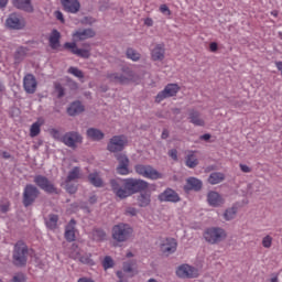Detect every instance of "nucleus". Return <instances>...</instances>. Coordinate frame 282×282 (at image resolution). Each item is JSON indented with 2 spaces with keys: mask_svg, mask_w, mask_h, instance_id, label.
Listing matches in <instances>:
<instances>
[{
  "mask_svg": "<svg viewBox=\"0 0 282 282\" xmlns=\"http://www.w3.org/2000/svg\"><path fill=\"white\" fill-rule=\"evenodd\" d=\"M111 189L119 199H127L135 193L149 188V182L142 178H113L110 181Z\"/></svg>",
  "mask_w": 282,
  "mask_h": 282,
  "instance_id": "nucleus-1",
  "label": "nucleus"
},
{
  "mask_svg": "<svg viewBox=\"0 0 282 282\" xmlns=\"http://www.w3.org/2000/svg\"><path fill=\"white\" fill-rule=\"evenodd\" d=\"M203 237L207 243H210V246H217V243L226 241L228 232L221 227H209L205 229Z\"/></svg>",
  "mask_w": 282,
  "mask_h": 282,
  "instance_id": "nucleus-2",
  "label": "nucleus"
},
{
  "mask_svg": "<svg viewBox=\"0 0 282 282\" xmlns=\"http://www.w3.org/2000/svg\"><path fill=\"white\" fill-rule=\"evenodd\" d=\"M13 265L23 268L28 263L29 250L28 245L23 241H18L13 248Z\"/></svg>",
  "mask_w": 282,
  "mask_h": 282,
  "instance_id": "nucleus-3",
  "label": "nucleus"
},
{
  "mask_svg": "<svg viewBox=\"0 0 282 282\" xmlns=\"http://www.w3.org/2000/svg\"><path fill=\"white\" fill-rule=\"evenodd\" d=\"M107 78L110 83H115L116 85H129V83L135 80V73L130 68H122L121 73L108 74Z\"/></svg>",
  "mask_w": 282,
  "mask_h": 282,
  "instance_id": "nucleus-4",
  "label": "nucleus"
},
{
  "mask_svg": "<svg viewBox=\"0 0 282 282\" xmlns=\"http://www.w3.org/2000/svg\"><path fill=\"white\" fill-rule=\"evenodd\" d=\"M131 235H133V228L129 226V224H118L112 228V239L118 241L119 243H124V241H129L131 239Z\"/></svg>",
  "mask_w": 282,
  "mask_h": 282,
  "instance_id": "nucleus-5",
  "label": "nucleus"
},
{
  "mask_svg": "<svg viewBox=\"0 0 282 282\" xmlns=\"http://www.w3.org/2000/svg\"><path fill=\"white\" fill-rule=\"evenodd\" d=\"M127 144H129V139L124 134H117L109 139L107 144V151L110 153H120L124 151Z\"/></svg>",
  "mask_w": 282,
  "mask_h": 282,
  "instance_id": "nucleus-6",
  "label": "nucleus"
},
{
  "mask_svg": "<svg viewBox=\"0 0 282 282\" xmlns=\"http://www.w3.org/2000/svg\"><path fill=\"white\" fill-rule=\"evenodd\" d=\"M134 171L141 177H145V180H162L163 175L158 170H155L151 165L137 164L134 166Z\"/></svg>",
  "mask_w": 282,
  "mask_h": 282,
  "instance_id": "nucleus-7",
  "label": "nucleus"
},
{
  "mask_svg": "<svg viewBox=\"0 0 282 282\" xmlns=\"http://www.w3.org/2000/svg\"><path fill=\"white\" fill-rule=\"evenodd\" d=\"M33 182L39 188H41V191H44V193L58 195V189L54 186V183L47 178V176L35 175Z\"/></svg>",
  "mask_w": 282,
  "mask_h": 282,
  "instance_id": "nucleus-8",
  "label": "nucleus"
},
{
  "mask_svg": "<svg viewBox=\"0 0 282 282\" xmlns=\"http://www.w3.org/2000/svg\"><path fill=\"white\" fill-rule=\"evenodd\" d=\"M40 193L41 192H39V187L32 184H28L23 191V199H22L23 206H25V208H28L29 206H32V204H34L39 198Z\"/></svg>",
  "mask_w": 282,
  "mask_h": 282,
  "instance_id": "nucleus-9",
  "label": "nucleus"
},
{
  "mask_svg": "<svg viewBox=\"0 0 282 282\" xmlns=\"http://www.w3.org/2000/svg\"><path fill=\"white\" fill-rule=\"evenodd\" d=\"M176 276H178V279H197V276H199V270L189 264H181L176 269Z\"/></svg>",
  "mask_w": 282,
  "mask_h": 282,
  "instance_id": "nucleus-10",
  "label": "nucleus"
},
{
  "mask_svg": "<svg viewBox=\"0 0 282 282\" xmlns=\"http://www.w3.org/2000/svg\"><path fill=\"white\" fill-rule=\"evenodd\" d=\"M135 265H138V262L135 260L123 262L122 271H117L119 282L124 281V274H128V276H135V274H138Z\"/></svg>",
  "mask_w": 282,
  "mask_h": 282,
  "instance_id": "nucleus-11",
  "label": "nucleus"
},
{
  "mask_svg": "<svg viewBox=\"0 0 282 282\" xmlns=\"http://www.w3.org/2000/svg\"><path fill=\"white\" fill-rule=\"evenodd\" d=\"M62 142L70 149H76L77 144H83V135H80V133L77 131L66 132L62 137Z\"/></svg>",
  "mask_w": 282,
  "mask_h": 282,
  "instance_id": "nucleus-12",
  "label": "nucleus"
},
{
  "mask_svg": "<svg viewBox=\"0 0 282 282\" xmlns=\"http://www.w3.org/2000/svg\"><path fill=\"white\" fill-rule=\"evenodd\" d=\"M158 199L161 203H170V204H177V202H182V198L180 197V194L175 192V189L167 187L158 195Z\"/></svg>",
  "mask_w": 282,
  "mask_h": 282,
  "instance_id": "nucleus-13",
  "label": "nucleus"
},
{
  "mask_svg": "<svg viewBox=\"0 0 282 282\" xmlns=\"http://www.w3.org/2000/svg\"><path fill=\"white\" fill-rule=\"evenodd\" d=\"M180 91V86L177 84H169L165 88L156 95L155 101L162 102V100H166V98H173V96H177Z\"/></svg>",
  "mask_w": 282,
  "mask_h": 282,
  "instance_id": "nucleus-14",
  "label": "nucleus"
},
{
  "mask_svg": "<svg viewBox=\"0 0 282 282\" xmlns=\"http://www.w3.org/2000/svg\"><path fill=\"white\" fill-rule=\"evenodd\" d=\"M65 50H69L75 56H79V58H89L91 56V52L87 48H78L75 42H66L64 44Z\"/></svg>",
  "mask_w": 282,
  "mask_h": 282,
  "instance_id": "nucleus-15",
  "label": "nucleus"
},
{
  "mask_svg": "<svg viewBox=\"0 0 282 282\" xmlns=\"http://www.w3.org/2000/svg\"><path fill=\"white\" fill-rule=\"evenodd\" d=\"M39 87V83L36 82V77L33 74H26L23 77V89L26 94H36V88Z\"/></svg>",
  "mask_w": 282,
  "mask_h": 282,
  "instance_id": "nucleus-16",
  "label": "nucleus"
},
{
  "mask_svg": "<svg viewBox=\"0 0 282 282\" xmlns=\"http://www.w3.org/2000/svg\"><path fill=\"white\" fill-rule=\"evenodd\" d=\"M7 28L10 30H23L25 28V21L21 19L17 13H12L6 21Z\"/></svg>",
  "mask_w": 282,
  "mask_h": 282,
  "instance_id": "nucleus-17",
  "label": "nucleus"
},
{
  "mask_svg": "<svg viewBox=\"0 0 282 282\" xmlns=\"http://www.w3.org/2000/svg\"><path fill=\"white\" fill-rule=\"evenodd\" d=\"M177 250V241L173 238H167L161 243V252L169 257V254H173Z\"/></svg>",
  "mask_w": 282,
  "mask_h": 282,
  "instance_id": "nucleus-18",
  "label": "nucleus"
},
{
  "mask_svg": "<svg viewBox=\"0 0 282 282\" xmlns=\"http://www.w3.org/2000/svg\"><path fill=\"white\" fill-rule=\"evenodd\" d=\"M207 202L209 206H213L214 208H219V206H224L226 203L224 196L215 191H212L207 194Z\"/></svg>",
  "mask_w": 282,
  "mask_h": 282,
  "instance_id": "nucleus-19",
  "label": "nucleus"
},
{
  "mask_svg": "<svg viewBox=\"0 0 282 282\" xmlns=\"http://www.w3.org/2000/svg\"><path fill=\"white\" fill-rule=\"evenodd\" d=\"M119 165L117 166V173L119 175H129V158L124 154L117 156Z\"/></svg>",
  "mask_w": 282,
  "mask_h": 282,
  "instance_id": "nucleus-20",
  "label": "nucleus"
},
{
  "mask_svg": "<svg viewBox=\"0 0 282 282\" xmlns=\"http://www.w3.org/2000/svg\"><path fill=\"white\" fill-rule=\"evenodd\" d=\"M96 32L93 29H80L73 33V39L76 41H87V39H94Z\"/></svg>",
  "mask_w": 282,
  "mask_h": 282,
  "instance_id": "nucleus-21",
  "label": "nucleus"
},
{
  "mask_svg": "<svg viewBox=\"0 0 282 282\" xmlns=\"http://www.w3.org/2000/svg\"><path fill=\"white\" fill-rule=\"evenodd\" d=\"M61 3L66 12L76 14L80 11V2L78 0H61Z\"/></svg>",
  "mask_w": 282,
  "mask_h": 282,
  "instance_id": "nucleus-22",
  "label": "nucleus"
},
{
  "mask_svg": "<svg viewBox=\"0 0 282 282\" xmlns=\"http://www.w3.org/2000/svg\"><path fill=\"white\" fill-rule=\"evenodd\" d=\"M12 6L18 10H23V12H34L32 0H12Z\"/></svg>",
  "mask_w": 282,
  "mask_h": 282,
  "instance_id": "nucleus-23",
  "label": "nucleus"
},
{
  "mask_svg": "<svg viewBox=\"0 0 282 282\" xmlns=\"http://www.w3.org/2000/svg\"><path fill=\"white\" fill-rule=\"evenodd\" d=\"M86 135L88 140H93V142H100V140H105V132L98 128H89L86 131Z\"/></svg>",
  "mask_w": 282,
  "mask_h": 282,
  "instance_id": "nucleus-24",
  "label": "nucleus"
},
{
  "mask_svg": "<svg viewBox=\"0 0 282 282\" xmlns=\"http://www.w3.org/2000/svg\"><path fill=\"white\" fill-rule=\"evenodd\" d=\"M202 186L204 184L197 177H189L186 180V184L184 186V191H202Z\"/></svg>",
  "mask_w": 282,
  "mask_h": 282,
  "instance_id": "nucleus-25",
  "label": "nucleus"
},
{
  "mask_svg": "<svg viewBox=\"0 0 282 282\" xmlns=\"http://www.w3.org/2000/svg\"><path fill=\"white\" fill-rule=\"evenodd\" d=\"M164 54H165L164 44H156L151 50L152 61H162L164 58Z\"/></svg>",
  "mask_w": 282,
  "mask_h": 282,
  "instance_id": "nucleus-26",
  "label": "nucleus"
},
{
  "mask_svg": "<svg viewBox=\"0 0 282 282\" xmlns=\"http://www.w3.org/2000/svg\"><path fill=\"white\" fill-rule=\"evenodd\" d=\"M137 204L139 208H147V206H151V194L141 192L140 195L137 196Z\"/></svg>",
  "mask_w": 282,
  "mask_h": 282,
  "instance_id": "nucleus-27",
  "label": "nucleus"
},
{
  "mask_svg": "<svg viewBox=\"0 0 282 282\" xmlns=\"http://www.w3.org/2000/svg\"><path fill=\"white\" fill-rule=\"evenodd\" d=\"M198 164L199 160L197 159L195 151H188L185 156V166H187V169H195Z\"/></svg>",
  "mask_w": 282,
  "mask_h": 282,
  "instance_id": "nucleus-28",
  "label": "nucleus"
},
{
  "mask_svg": "<svg viewBox=\"0 0 282 282\" xmlns=\"http://www.w3.org/2000/svg\"><path fill=\"white\" fill-rule=\"evenodd\" d=\"M48 43L52 50H58V47H61V32H58V30L52 31Z\"/></svg>",
  "mask_w": 282,
  "mask_h": 282,
  "instance_id": "nucleus-29",
  "label": "nucleus"
},
{
  "mask_svg": "<svg viewBox=\"0 0 282 282\" xmlns=\"http://www.w3.org/2000/svg\"><path fill=\"white\" fill-rule=\"evenodd\" d=\"M189 122L195 127H204L206 124V121H204L202 115L196 110H192L189 112Z\"/></svg>",
  "mask_w": 282,
  "mask_h": 282,
  "instance_id": "nucleus-30",
  "label": "nucleus"
},
{
  "mask_svg": "<svg viewBox=\"0 0 282 282\" xmlns=\"http://www.w3.org/2000/svg\"><path fill=\"white\" fill-rule=\"evenodd\" d=\"M76 220L72 219L69 224L66 226L65 229V239L68 241H75L76 240Z\"/></svg>",
  "mask_w": 282,
  "mask_h": 282,
  "instance_id": "nucleus-31",
  "label": "nucleus"
},
{
  "mask_svg": "<svg viewBox=\"0 0 282 282\" xmlns=\"http://www.w3.org/2000/svg\"><path fill=\"white\" fill-rule=\"evenodd\" d=\"M83 111H85V107L80 101L73 102L67 109L68 116H78V113H83Z\"/></svg>",
  "mask_w": 282,
  "mask_h": 282,
  "instance_id": "nucleus-32",
  "label": "nucleus"
},
{
  "mask_svg": "<svg viewBox=\"0 0 282 282\" xmlns=\"http://www.w3.org/2000/svg\"><path fill=\"white\" fill-rule=\"evenodd\" d=\"M45 225L48 230H56L58 228V215L51 214L47 218H45Z\"/></svg>",
  "mask_w": 282,
  "mask_h": 282,
  "instance_id": "nucleus-33",
  "label": "nucleus"
},
{
  "mask_svg": "<svg viewBox=\"0 0 282 282\" xmlns=\"http://www.w3.org/2000/svg\"><path fill=\"white\" fill-rule=\"evenodd\" d=\"M88 181L93 186H96V188H101V186H104L102 178L98 172L90 173L88 175Z\"/></svg>",
  "mask_w": 282,
  "mask_h": 282,
  "instance_id": "nucleus-34",
  "label": "nucleus"
},
{
  "mask_svg": "<svg viewBox=\"0 0 282 282\" xmlns=\"http://www.w3.org/2000/svg\"><path fill=\"white\" fill-rule=\"evenodd\" d=\"M224 180H226V176L221 172H214L208 177V182L213 186H215L216 184H221V182H224Z\"/></svg>",
  "mask_w": 282,
  "mask_h": 282,
  "instance_id": "nucleus-35",
  "label": "nucleus"
},
{
  "mask_svg": "<svg viewBox=\"0 0 282 282\" xmlns=\"http://www.w3.org/2000/svg\"><path fill=\"white\" fill-rule=\"evenodd\" d=\"M80 167L75 166L72 169V171L68 172V175L66 177V182H76V180H80Z\"/></svg>",
  "mask_w": 282,
  "mask_h": 282,
  "instance_id": "nucleus-36",
  "label": "nucleus"
},
{
  "mask_svg": "<svg viewBox=\"0 0 282 282\" xmlns=\"http://www.w3.org/2000/svg\"><path fill=\"white\" fill-rule=\"evenodd\" d=\"M25 54H28V48L20 46L17 48L14 53V61L15 63H21L25 58Z\"/></svg>",
  "mask_w": 282,
  "mask_h": 282,
  "instance_id": "nucleus-37",
  "label": "nucleus"
},
{
  "mask_svg": "<svg viewBox=\"0 0 282 282\" xmlns=\"http://www.w3.org/2000/svg\"><path fill=\"white\" fill-rule=\"evenodd\" d=\"M237 217V207L232 206L225 210L224 213V219L226 221H232V219Z\"/></svg>",
  "mask_w": 282,
  "mask_h": 282,
  "instance_id": "nucleus-38",
  "label": "nucleus"
},
{
  "mask_svg": "<svg viewBox=\"0 0 282 282\" xmlns=\"http://www.w3.org/2000/svg\"><path fill=\"white\" fill-rule=\"evenodd\" d=\"M94 241H105V237H107V234L102 229H95L91 232Z\"/></svg>",
  "mask_w": 282,
  "mask_h": 282,
  "instance_id": "nucleus-39",
  "label": "nucleus"
},
{
  "mask_svg": "<svg viewBox=\"0 0 282 282\" xmlns=\"http://www.w3.org/2000/svg\"><path fill=\"white\" fill-rule=\"evenodd\" d=\"M80 263H83L84 265H96V262L94 261V259L91 258V253H84L80 258H79Z\"/></svg>",
  "mask_w": 282,
  "mask_h": 282,
  "instance_id": "nucleus-40",
  "label": "nucleus"
},
{
  "mask_svg": "<svg viewBox=\"0 0 282 282\" xmlns=\"http://www.w3.org/2000/svg\"><path fill=\"white\" fill-rule=\"evenodd\" d=\"M126 56L127 58H129L130 61H133L134 63L140 61V53H138V51L133 48H128L126 52Z\"/></svg>",
  "mask_w": 282,
  "mask_h": 282,
  "instance_id": "nucleus-41",
  "label": "nucleus"
},
{
  "mask_svg": "<svg viewBox=\"0 0 282 282\" xmlns=\"http://www.w3.org/2000/svg\"><path fill=\"white\" fill-rule=\"evenodd\" d=\"M39 133H41V122L36 121L30 128V137L36 138Z\"/></svg>",
  "mask_w": 282,
  "mask_h": 282,
  "instance_id": "nucleus-42",
  "label": "nucleus"
},
{
  "mask_svg": "<svg viewBox=\"0 0 282 282\" xmlns=\"http://www.w3.org/2000/svg\"><path fill=\"white\" fill-rule=\"evenodd\" d=\"M68 74H72L76 78H85V74L83 73V70H80V69H78L77 67H74V66L68 68Z\"/></svg>",
  "mask_w": 282,
  "mask_h": 282,
  "instance_id": "nucleus-43",
  "label": "nucleus"
},
{
  "mask_svg": "<svg viewBox=\"0 0 282 282\" xmlns=\"http://www.w3.org/2000/svg\"><path fill=\"white\" fill-rule=\"evenodd\" d=\"M248 188L251 193H259V191L263 188V184H261V182L259 181H256L251 185H249Z\"/></svg>",
  "mask_w": 282,
  "mask_h": 282,
  "instance_id": "nucleus-44",
  "label": "nucleus"
},
{
  "mask_svg": "<svg viewBox=\"0 0 282 282\" xmlns=\"http://www.w3.org/2000/svg\"><path fill=\"white\" fill-rule=\"evenodd\" d=\"M102 268L104 270H109L110 268H113V259L109 256H106L102 261Z\"/></svg>",
  "mask_w": 282,
  "mask_h": 282,
  "instance_id": "nucleus-45",
  "label": "nucleus"
},
{
  "mask_svg": "<svg viewBox=\"0 0 282 282\" xmlns=\"http://www.w3.org/2000/svg\"><path fill=\"white\" fill-rule=\"evenodd\" d=\"M272 241H274V238L272 236L267 235L262 238V246L267 249L272 248Z\"/></svg>",
  "mask_w": 282,
  "mask_h": 282,
  "instance_id": "nucleus-46",
  "label": "nucleus"
},
{
  "mask_svg": "<svg viewBox=\"0 0 282 282\" xmlns=\"http://www.w3.org/2000/svg\"><path fill=\"white\" fill-rule=\"evenodd\" d=\"M124 215H127L128 217H137L138 216V208L129 206V207L126 208Z\"/></svg>",
  "mask_w": 282,
  "mask_h": 282,
  "instance_id": "nucleus-47",
  "label": "nucleus"
},
{
  "mask_svg": "<svg viewBox=\"0 0 282 282\" xmlns=\"http://www.w3.org/2000/svg\"><path fill=\"white\" fill-rule=\"evenodd\" d=\"M50 135H52V138H54V140H61V142H63V137L61 135V131L52 128L48 130Z\"/></svg>",
  "mask_w": 282,
  "mask_h": 282,
  "instance_id": "nucleus-48",
  "label": "nucleus"
},
{
  "mask_svg": "<svg viewBox=\"0 0 282 282\" xmlns=\"http://www.w3.org/2000/svg\"><path fill=\"white\" fill-rule=\"evenodd\" d=\"M55 91L57 93L58 98H63L65 96V88L58 83H55Z\"/></svg>",
  "mask_w": 282,
  "mask_h": 282,
  "instance_id": "nucleus-49",
  "label": "nucleus"
},
{
  "mask_svg": "<svg viewBox=\"0 0 282 282\" xmlns=\"http://www.w3.org/2000/svg\"><path fill=\"white\" fill-rule=\"evenodd\" d=\"M159 10L161 14H164V17H171V9H169V6L161 4Z\"/></svg>",
  "mask_w": 282,
  "mask_h": 282,
  "instance_id": "nucleus-50",
  "label": "nucleus"
},
{
  "mask_svg": "<svg viewBox=\"0 0 282 282\" xmlns=\"http://www.w3.org/2000/svg\"><path fill=\"white\" fill-rule=\"evenodd\" d=\"M70 182H66V191L67 193H69L70 195H74L76 193V191H78V187L74 184H69Z\"/></svg>",
  "mask_w": 282,
  "mask_h": 282,
  "instance_id": "nucleus-51",
  "label": "nucleus"
},
{
  "mask_svg": "<svg viewBox=\"0 0 282 282\" xmlns=\"http://www.w3.org/2000/svg\"><path fill=\"white\" fill-rule=\"evenodd\" d=\"M239 167L242 173H252V167H250L243 163H240Z\"/></svg>",
  "mask_w": 282,
  "mask_h": 282,
  "instance_id": "nucleus-52",
  "label": "nucleus"
},
{
  "mask_svg": "<svg viewBox=\"0 0 282 282\" xmlns=\"http://www.w3.org/2000/svg\"><path fill=\"white\" fill-rule=\"evenodd\" d=\"M10 282H25V276L23 274H17Z\"/></svg>",
  "mask_w": 282,
  "mask_h": 282,
  "instance_id": "nucleus-53",
  "label": "nucleus"
},
{
  "mask_svg": "<svg viewBox=\"0 0 282 282\" xmlns=\"http://www.w3.org/2000/svg\"><path fill=\"white\" fill-rule=\"evenodd\" d=\"M169 155L174 160V162H177V151L175 149L170 150Z\"/></svg>",
  "mask_w": 282,
  "mask_h": 282,
  "instance_id": "nucleus-54",
  "label": "nucleus"
},
{
  "mask_svg": "<svg viewBox=\"0 0 282 282\" xmlns=\"http://www.w3.org/2000/svg\"><path fill=\"white\" fill-rule=\"evenodd\" d=\"M55 18L57 19V21H61V23H65V18L63 17V12L55 11Z\"/></svg>",
  "mask_w": 282,
  "mask_h": 282,
  "instance_id": "nucleus-55",
  "label": "nucleus"
},
{
  "mask_svg": "<svg viewBox=\"0 0 282 282\" xmlns=\"http://www.w3.org/2000/svg\"><path fill=\"white\" fill-rule=\"evenodd\" d=\"M144 25H147L148 28H153V19L147 18L144 20Z\"/></svg>",
  "mask_w": 282,
  "mask_h": 282,
  "instance_id": "nucleus-56",
  "label": "nucleus"
},
{
  "mask_svg": "<svg viewBox=\"0 0 282 282\" xmlns=\"http://www.w3.org/2000/svg\"><path fill=\"white\" fill-rule=\"evenodd\" d=\"M209 48H210V52H217V48H218L217 43L212 42V43L209 44Z\"/></svg>",
  "mask_w": 282,
  "mask_h": 282,
  "instance_id": "nucleus-57",
  "label": "nucleus"
},
{
  "mask_svg": "<svg viewBox=\"0 0 282 282\" xmlns=\"http://www.w3.org/2000/svg\"><path fill=\"white\" fill-rule=\"evenodd\" d=\"M200 140H205V141L210 140V134L206 133V134L200 135Z\"/></svg>",
  "mask_w": 282,
  "mask_h": 282,
  "instance_id": "nucleus-58",
  "label": "nucleus"
},
{
  "mask_svg": "<svg viewBox=\"0 0 282 282\" xmlns=\"http://www.w3.org/2000/svg\"><path fill=\"white\" fill-rule=\"evenodd\" d=\"M77 282H94V280L88 278H80Z\"/></svg>",
  "mask_w": 282,
  "mask_h": 282,
  "instance_id": "nucleus-59",
  "label": "nucleus"
},
{
  "mask_svg": "<svg viewBox=\"0 0 282 282\" xmlns=\"http://www.w3.org/2000/svg\"><path fill=\"white\" fill-rule=\"evenodd\" d=\"M275 67L281 72L282 74V62H275Z\"/></svg>",
  "mask_w": 282,
  "mask_h": 282,
  "instance_id": "nucleus-60",
  "label": "nucleus"
},
{
  "mask_svg": "<svg viewBox=\"0 0 282 282\" xmlns=\"http://www.w3.org/2000/svg\"><path fill=\"white\" fill-rule=\"evenodd\" d=\"M161 138H162L163 140H166V138H169V131H167V130H164V131L162 132Z\"/></svg>",
  "mask_w": 282,
  "mask_h": 282,
  "instance_id": "nucleus-61",
  "label": "nucleus"
},
{
  "mask_svg": "<svg viewBox=\"0 0 282 282\" xmlns=\"http://www.w3.org/2000/svg\"><path fill=\"white\" fill-rule=\"evenodd\" d=\"M8 6V0H0V8H6Z\"/></svg>",
  "mask_w": 282,
  "mask_h": 282,
  "instance_id": "nucleus-62",
  "label": "nucleus"
},
{
  "mask_svg": "<svg viewBox=\"0 0 282 282\" xmlns=\"http://www.w3.org/2000/svg\"><path fill=\"white\" fill-rule=\"evenodd\" d=\"M97 200H98V198L96 196H90L89 197L90 204H96Z\"/></svg>",
  "mask_w": 282,
  "mask_h": 282,
  "instance_id": "nucleus-63",
  "label": "nucleus"
},
{
  "mask_svg": "<svg viewBox=\"0 0 282 282\" xmlns=\"http://www.w3.org/2000/svg\"><path fill=\"white\" fill-rule=\"evenodd\" d=\"M270 281H271V282H279V278H278V276L271 278Z\"/></svg>",
  "mask_w": 282,
  "mask_h": 282,
  "instance_id": "nucleus-64",
  "label": "nucleus"
}]
</instances>
